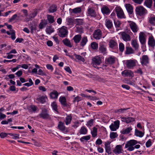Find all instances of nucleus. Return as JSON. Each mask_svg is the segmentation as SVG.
Listing matches in <instances>:
<instances>
[{
    "label": "nucleus",
    "mask_w": 155,
    "mask_h": 155,
    "mask_svg": "<svg viewBox=\"0 0 155 155\" xmlns=\"http://www.w3.org/2000/svg\"><path fill=\"white\" fill-rule=\"evenodd\" d=\"M138 143L137 141L136 140H130L127 142L125 145V148H128L127 150L129 151H132L133 150L134 148L138 149L140 147V145L138 144L135 145Z\"/></svg>",
    "instance_id": "nucleus-1"
},
{
    "label": "nucleus",
    "mask_w": 155,
    "mask_h": 155,
    "mask_svg": "<svg viewBox=\"0 0 155 155\" xmlns=\"http://www.w3.org/2000/svg\"><path fill=\"white\" fill-rule=\"evenodd\" d=\"M120 34L121 35V38L124 41L127 42L131 41V36L132 34V33L130 30L121 32Z\"/></svg>",
    "instance_id": "nucleus-2"
},
{
    "label": "nucleus",
    "mask_w": 155,
    "mask_h": 155,
    "mask_svg": "<svg viewBox=\"0 0 155 155\" xmlns=\"http://www.w3.org/2000/svg\"><path fill=\"white\" fill-rule=\"evenodd\" d=\"M135 12L136 15L140 16H143L147 12V10L143 6H141L137 7L136 8Z\"/></svg>",
    "instance_id": "nucleus-3"
},
{
    "label": "nucleus",
    "mask_w": 155,
    "mask_h": 155,
    "mask_svg": "<svg viewBox=\"0 0 155 155\" xmlns=\"http://www.w3.org/2000/svg\"><path fill=\"white\" fill-rule=\"evenodd\" d=\"M38 116L40 118L44 119L51 118L50 116L48 113L47 109L45 108L41 110V113L39 114Z\"/></svg>",
    "instance_id": "nucleus-4"
},
{
    "label": "nucleus",
    "mask_w": 155,
    "mask_h": 155,
    "mask_svg": "<svg viewBox=\"0 0 155 155\" xmlns=\"http://www.w3.org/2000/svg\"><path fill=\"white\" fill-rule=\"evenodd\" d=\"M101 60L98 56L94 57L92 59V64L93 66L96 68L98 65H99L101 63Z\"/></svg>",
    "instance_id": "nucleus-5"
},
{
    "label": "nucleus",
    "mask_w": 155,
    "mask_h": 155,
    "mask_svg": "<svg viewBox=\"0 0 155 155\" xmlns=\"http://www.w3.org/2000/svg\"><path fill=\"white\" fill-rule=\"evenodd\" d=\"M59 35L62 38L65 37L68 35L67 29L66 27H62L59 29Z\"/></svg>",
    "instance_id": "nucleus-6"
},
{
    "label": "nucleus",
    "mask_w": 155,
    "mask_h": 155,
    "mask_svg": "<svg viewBox=\"0 0 155 155\" xmlns=\"http://www.w3.org/2000/svg\"><path fill=\"white\" fill-rule=\"evenodd\" d=\"M115 10L118 18H125L124 12L120 7L117 6L116 7Z\"/></svg>",
    "instance_id": "nucleus-7"
},
{
    "label": "nucleus",
    "mask_w": 155,
    "mask_h": 155,
    "mask_svg": "<svg viewBox=\"0 0 155 155\" xmlns=\"http://www.w3.org/2000/svg\"><path fill=\"white\" fill-rule=\"evenodd\" d=\"M102 32L100 29L94 30L93 35L94 38L96 39L99 40L102 37Z\"/></svg>",
    "instance_id": "nucleus-8"
},
{
    "label": "nucleus",
    "mask_w": 155,
    "mask_h": 155,
    "mask_svg": "<svg viewBox=\"0 0 155 155\" xmlns=\"http://www.w3.org/2000/svg\"><path fill=\"white\" fill-rule=\"evenodd\" d=\"M136 64L135 60H127L126 62V65L127 68L131 69L134 67Z\"/></svg>",
    "instance_id": "nucleus-9"
},
{
    "label": "nucleus",
    "mask_w": 155,
    "mask_h": 155,
    "mask_svg": "<svg viewBox=\"0 0 155 155\" xmlns=\"http://www.w3.org/2000/svg\"><path fill=\"white\" fill-rule=\"evenodd\" d=\"M129 25L130 28L134 33H136L137 32L138 29L137 24L134 22L132 21H129Z\"/></svg>",
    "instance_id": "nucleus-10"
},
{
    "label": "nucleus",
    "mask_w": 155,
    "mask_h": 155,
    "mask_svg": "<svg viewBox=\"0 0 155 155\" xmlns=\"http://www.w3.org/2000/svg\"><path fill=\"white\" fill-rule=\"evenodd\" d=\"M122 75L124 77H133L134 76L133 72L130 70H125L121 72Z\"/></svg>",
    "instance_id": "nucleus-11"
},
{
    "label": "nucleus",
    "mask_w": 155,
    "mask_h": 155,
    "mask_svg": "<svg viewBox=\"0 0 155 155\" xmlns=\"http://www.w3.org/2000/svg\"><path fill=\"white\" fill-rule=\"evenodd\" d=\"M123 151L122 146L121 145H118L116 146L113 152L116 154H119L120 153H122Z\"/></svg>",
    "instance_id": "nucleus-12"
},
{
    "label": "nucleus",
    "mask_w": 155,
    "mask_h": 155,
    "mask_svg": "<svg viewBox=\"0 0 155 155\" xmlns=\"http://www.w3.org/2000/svg\"><path fill=\"white\" fill-rule=\"evenodd\" d=\"M48 23V21L46 20L42 19L38 25V28L40 29H42L45 27Z\"/></svg>",
    "instance_id": "nucleus-13"
},
{
    "label": "nucleus",
    "mask_w": 155,
    "mask_h": 155,
    "mask_svg": "<svg viewBox=\"0 0 155 155\" xmlns=\"http://www.w3.org/2000/svg\"><path fill=\"white\" fill-rule=\"evenodd\" d=\"M125 6L128 14L130 15L132 14L133 12V8L132 5L130 4H125Z\"/></svg>",
    "instance_id": "nucleus-14"
},
{
    "label": "nucleus",
    "mask_w": 155,
    "mask_h": 155,
    "mask_svg": "<svg viewBox=\"0 0 155 155\" xmlns=\"http://www.w3.org/2000/svg\"><path fill=\"white\" fill-rule=\"evenodd\" d=\"M139 39L141 44L143 45L146 43V39L143 32H140L139 34Z\"/></svg>",
    "instance_id": "nucleus-15"
},
{
    "label": "nucleus",
    "mask_w": 155,
    "mask_h": 155,
    "mask_svg": "<svg viewBox=\"0 0 155 155\" xmlns=\"http://www.w3.org/2000/svg\"><path fill=\"white\" fill-rule=\"evenodd\" d=\"M106 48L104 45L103 44H100L99 48V51L100 53L104 54L106 53Z\"/></svg>",
    "instance_id": "nucleus-16"
},
{
    "label": "nucleus",
    "mask_w": 155,
    "mask_h": 155,
    "mask_svg": "<svg viewBox=\"0 0 155 155\" xmlns=\"http://www.w3.org/2000/svg\"><path fill=\"white\" fill-rule=\"evenodd\" d=\"M142 65H146L149 63V58L147 55H143L142 57V59L141 61Z\"/></svg>",
    "instance_id": "nucleus-17"
},
{
    "label": "nucleus",
    "mask_w": 155,
    "mask_h": 155,
    "mask_svg": "<svg viewBox=\"0 0 155 155\" xmlns=\"http://www.w3.org/2000/svg\"><path fill=\"white\" fill-rule=\"evenodd\" d=\"M87 14L89 15L92 17H95L96 16L95 10L91 8H88V9Z\"/></svg>",
    "instance_id": "nucleus-18"
},
{
    "label": "nucleus",
    "mask_w": 155,
    "mask_h": 155,
    "mask_svg": "<svg viewBox=\"0 0 155 155\" xmlns=\"http://www.w3.org/2000/svg\"><path fill=\"white\" fill-rule=\"evenodd\" d=\"M115 61V59L114 58L112 57H110L106 59L105 60V63L107 64H110L114 63Z\"/></svg>",
    "instance_id": "nucleus-19"
},
{
    "label": "nucleus",
    "mask_w": 155,
    "mask_h": 155,
    "mask_svg": "<svg viewBox=\"0 0 155 155\" xmlns=\"http://www.w3.org/2000/svg\"><path fill=\"white\" fill-rule=\"evenodd\" d=\"M58 93L57 91L54 90L50 94V96L51 99H56L58 98Z\"/></svg>",
    "instance_id": "nucleus-20"
},
{
    "label": "nucleus",
    "mask_w": 155,
    "mask_h": 155,
    "mask_svg": "<svg viewBox=\"0 0 155 155\" xmlns=\"http://www.w3.org/2000/svg\"><path fill=\"white\" fill-rule=\"evenodd\" d=\"M134 50L130 47H126L125 54H126L129 55L134 54Z\"/></svg>",
    "instance_id": "nucleus-21"
},
{
    "label": "nucleus",
    "mask_w": 155,
    "mask_h": 155,
    "mask_svg": "<svg viewBox=\"0 0 155 155\" xmlns=\"http://www.w3.org/2000/svg\"><path fill=\"white\" fill-rule=\"evenodd\" d=\"M131 44L135 50H137L139 48V45L136 40H132L131 41Z\"/></svg>",
    "instance_id": "nucleus-22"
},
{
    "label": "nucleus",
    "mask_w": 155,
    "mask_h": 155,
    "mask_svg": "<svg viewBox=\"0 0 155 155\" xmlns=\"http://www.w3.org/2000/svg\"><path fill=\"white\" fill-rule=\"evenodd\" d=\"M47 100V97L46 96L39 97L36 98L37 100L42 104L45 102Z\"/></svg>",
    "instance_id": "nucleus-23"
},
{
    "label": "nucleus",
    "mask_w": 155,
    "mask_h": 155,
    "mask_svg": "<svg viewBox=\"0 0 155 155\" xmlns=\"http://www.w3.org/2000/svg\"><path fill=\"white\" fill-rule=\"evenodd\" d=\"M81 35L78 34L75 35L73 38L74 42L75 43H78L81 40Z\"/></svg>",
    "instance_id": "nucleus-24"
},
{
    "label": "nucleus",
    "mask_w": 155,
    "mask_h": 155,
    "mask_svg": "<svg viewBox=\"0 0 155 155\" xmlns=\"http://www.w3.org/2000/svg\"><path fill=\"white\" fill-rule=\"evenodd\" d=\"M62 42L66 46L71 48L72 47V45H71L70 41L68 39L66 38L62 40Z\"/></svg>",
    "instance_id": "nucleus-25"
},
{
    "label": "nucleus",
    "mask_w": 155,
    "mask_h": 155,
    "mask_svg": "<svg viewBox=\"0 0 155 155\" xmlns=\"http://www.w3.org/2000/svg\"><path fill=\"white\" fill-rule=\"evenodd\" d=\"M105 25L108 29H111L113 27V23L110 20L107 19L105 21Z\"/></svg>",
    "instance_id": "nucleus-26"
},
{
    "label": "nucleus",
    "mask_w": 155,
    "mask_h": 155,
    "mask_svg": "<svg viewBox=\"0 0 155 155\" xmlns=\"http://www.w3.org/2000/svg\"><path fill=\"white\" fill-rule=\"evenodd\" d=\"M148 45L152 47H154L155 45V41L154 38L150 37L149 38L148 42Z\"/></svg>",
    "instance_id": "nucleus-27"
},
{
    "label": "nucleus",
    "mask_w": 155,
    "mask_h": 155,
    "mask_svg": "<svg viewBox=\"0 0 155 155\" xmlns=\"http://www.w3.org/2000/svg\"><path fill=\"white\" fill-rule=\"evenodd\" d=\"M109 44L110 47L111 48H115L117 46V43L114 40H112L110 41Z\"/></svg>",
    "instance_id": "nucleus-28"
},
{
    "label": "nucleus",
    "mask_w": 155,
    "mask_h": 155,
    "mask_svg": "<svg viewBox=\"0 0 155 155\" xmlns=\"http://www.w3.org/2000/svg\"><path fill=\"white\" fill-rule=\"evenodd\" d=\"M130 109V108L119 109L115 110V112L119 113H126V111Z\"/></svg>",
    "instance_id": "nucleus-29"
},
{
    "label": "nucleus",
    "mask_w": 155,
    "mask_h": 155,
    "mask_svg": "<svg viewBox=\"0 0 155 155\" xmlns=\"http://www.w3.org/2000/svg\"><path fill=\"white\" fill-rule=\"evenodd\" d=\"M64 124V123L61 121L59 122L58 124L59 129L62 131H64L65 129Z\"/></svg>",
    "instance_id": "nucleus-30"
},
{
    "label": "nucleus",
    "mask_w": 155,
    "mask_h": 155,
    "mask_svg": "<svg viewBox=\"0 0 155 155\" xmlns=\"http://www.w3.org/2000/svg\"><path fill=\"white\" fill-rule=\"evenodd\" d=\"M60 102L64 106H67V104L66 103V99L64 97H61L59 99Z\"/></svg>",
    "instance_id": "nucleus-31"
},
{
    "label": "nucleus",
    "mask_w": 155,
    "mask_h": 155,
    "mask_svg": "<svg viewBox=\"0 0 155 155\" xmlns=\"http://www.w3.org/2000/svg\"><path fill=\"white\" fill-rule=\"evenodd\" d=\"M132 129L131 127H128L126 128H124L121 131V133L123 134H128L132 130Z\"/></svg>",
    "instance_id": "nucleus-32"
},
{
    "label": "nucleus",
    "mask_w": 155,
    "mask_h": 155,
    "mask_svg": "<svg viewBox=\"0 0 155 155\" xmlns=\"http://www.w3.org/2000/svg\"><path fill=\"white\" fill-rule=\"evenodd\" d=\"M37 25L34 23H31L29 26V28L31 30V33H33L34 31L36 30V28Z\"/></svg>",
    "instance_id": "nucleus-33"
},
{
    "label": "nucleus",
    "mask_w": 155,
    "mask_h": 155,
    "mask_svg": "<svg viewBox=\"0 0 155 155\" xmlns=\"http://www.w3.org/2000/svg\"><path fill=\"white\" fill-rule=\"evenodd\" d=\"M37 12L36 11H34L33 12L30 14L26 18L27 21H29L31 18H34L37 15Z\"/></svg>",
    "instance_id": "nucleus-34"
},
{
    "label": "nucleus",
    "mask_w": 155,
    "mask_h": 155,
    "mask_svg": "<svg viewBox=\"0 0 155 155\" xmlns=\"http://www.w3.org/2000/svg\"><path fill=\"white\" fill-rule=\"evenodd\" d=\"M101 11L103 14H108L110 12V10L107 6H104L101 8Z\"/></svg>",
    "instance_id": "nucleus-35"
},
{
    "label": "nucleus",
    "mask_w": 155,
    "mask_h": 155,
    "mask_svg": "<svg viewBox=\"0 0 155 155\" xmlns=\"http://www.w3.org/2000/svg\"><path fill=\"white\" fill-rule=\"evenodd\" d=\"M88 41L87 37H83L80 42V45L83 47L86 44Z\"/></svg>",
    "instance_id": "nucleus-36"
},
{
    "label": "nucleus",
    "mask_w": 155,
    "mask_h": 155,
    "mask_svg": "<svg viewBox=\"0 0 155 155\" xmlns=\"http://www.w3.org/2000/svg\"><path fill=\"white\" fill-rule=\"evenodd\" d=\"M135 134L137 136L141 137L143 136L144 133L137 129H136L135 130Z\"/></svg>",
    "instance_id": "nucleus-37"
},
{
    "label": "nucleus",
    "mask_w": 155,
    "mask_h": 155,
    "mask_svg": "<svg viewBox=\"0 0 155 155\" xmlns=\"http://www.w3.org/2000/svg\"><path fill=\"white\" fill-rule=\"evenodd\" d=\"M47 20L48 22L52 24L54 22V17L53 16L50 15H47Z\"/></svg>",
    "instance_id": "nucleus-38"
},
{
    "label": "nucleus",
    "mask_w": 155,
    "mask_h": 155,
    "mask_svg": "<svg viewBox=\"0 0 155 155\" xmlns=\"http://www.w3.org/2000/svg\"><path fill=\"white\" fill-rule=\"evenodd\" d=\"M51 106L53 110L55 111L58 114L59 112L58 111L57 108V105L55 102H53L51 104Z\"/></svg>",
    "instance_id": "nucleus-39"
},
{
    "label": "nucleus",
    "mask_w": 155,
    "mask_h": 155,
    "mask_svg": "<svg viewBox=\"0 0 155 155\" xmlns=\"http://www.w3.org/2000/svg\"><path fill=\"white\" fill-rule=\"evenodd\" d=\"M28 108L29 111L31 112L32 111L34 112H35L38 109L37 107L34 105L29 106Z\"/></svg>",
    "instance_id": "nucleus-40"
},
{
    "label": "nucleus",
    "mask_w": 155,
    "mask_h": 155,
    "mask_svg": "<svg viewBox=\"0 0 155 155\" xmlns=\"http://www.w3.org/2000/svg\"><path fill=\"white\" fill-rule=\"evenodd\" d=\"M72 119V117L70 115H68L66 117L65 122L66 125L70 124Z\"/></svg>",
    "instance_id": "nucleus-41"
},
{
    "label": "nucleus",
    "mask_w": 155,
    "mask_h": 155,
    "mask_svg": "<svg viewBox=\"0 0 155 155\" xmlns=\"http://www.w3.org/2000/svg\"><path fill=\"white\" fill-rule=\"evenodd\" d=\"M87 133V130L84 127H82L79 130V133L80 134H85Z\"/></svg>",
    "instance_id": "nucleus-42"
},
{
    "label": "nucleus",
    "mask_w": 155,
    "mask_h": 155,
    "mask_svg": "<svg viewBox=\"0 0 155 155\" xmlns=\"http://www.w3.org/2000/svg\"><path fill=\"white\" fill-rule=\"evenodd\" d=\"M54 31L53 28L51 26H48L46 29V32L49 34L52 33Z\"/></svg>",
    "instance_id": "nucleus-43"
},
{
    "label": "nucleus",
    "mask_w": 155,
    "mask_h": 155,
    "mask_svg": "<svg viewBox=\"0 0 155 155\" xmlns=\"http://www.w3.org/2000/svg\"><path fill=\"white\" fill-rule=\"evenodd\" d=\"M56 11V6L54 5L51 6L48 9L49 13H53Z\"/></svg>",
    "instance_id": "nucleus-44"
},
{
    "label": "nucleus",
    "mask_w": 155,
    "mask_h": 155,
    "mask_svg": "<svg viewBox=\"0 0 155 155\" xmlns=\"http://www.w3.org/2000/svg\"><path fill=\"white\" fill-rule=\"evenodd\" d=\"M153 3L152 1H145L144 5L149 8H150Z\"/></svg>",
    "instance_id": "nucleus-45"
},
{
    "label": "nucleus",
    "mask_w": 155,
    "mask_h": 155,
    "mask_svg": "<svg viewBox=\"0 0 155 155\" xmlns=\"http://www.w3.org/2000/svg\"><path fill=\"white\" fill-rule=\"evenodd\" d=\"M150 23L153 25H155V16L150 17L149 20Z\"/></svg>",
    "instance_id": "nucleus-46"
},
{
    "label": "nucleus",
    "mask_w": 155,
    "mask_h": 155,
    "mask_svg": "<svg viewBox=\"0 0 155 155\" xmlns=\"http://www.w3.org/2000/svg\"><path fill=\"white\" fill-rule=\"evenodd\" d=\"M97 128H96L95 127H94L93 128V130L91 132V134L93 137H94L97 136Z\"/></svg>",
    "instance_id": "nucleus-47"
},
{
    "label": "nucleus",
    "mask_w": 155,
    "mask_h": 155,
    "mask_svg": "<svg viewBox=\"0 0 155 155\" xmlns=\"http://www.w3.org/2000/svg\"><path fill=\"white\" fill-rule=\"evenodd\" d=\"M90 138V135L84 136L81 138L80 139V140L81 142H83L84 141V140L87 141L89 140Z\"/></svg>",
    "instance_id": "nucleus-48"
},
{
    "label": "nucleus",
    "mask_w": 155,
    "mask_h": 155,
    "mask_svg": "<svg viewBox=\"0 0 155 155\" xmlns=\"http://www.w3.org/2000/svg\"><path fill=\"white\" fill-rule=\"evenodd\" d=\"M75 31L77 33H81L83 32V30L82 27L80 26H76V29Z\"/></svg>",
    "instance_id": "nucleus-49"
},
{
    "label": "nucleus",
    "mask_w": 155,
    "mask_h": 155,
    "mask_svg": "<svg viewBox=\"0 0 155 155\" xmlns=\"http://www.w3.org/2000/svg\"><path fill=\"white\" fill-rule=\"evenodd\" d=\"M8 134L12 137V138L14 139H18L19 138V134H12V133H8Z\"/></svg>",
    "instance_id": "nucleus-50"
},
{
    "label": "nucleus",
    "mask_w": 155,
    "mask_h": 155,
    "mask_svg": "<svg viewBox=\"0 0 155 155\" xmlns=\"http://www.w3.org/2000/svg\"><path fill=\"white\" fill-rule=\"evenodd\" d=\"M91 46L93 49H96L98 48V45L95 42H93L91 44Z\"/></svg>",
    "instance_id": "nucleus-51"
},
{
    "label": "nucleus",
    "mask_w": 155,
    "mask_h": 155,
    "mask_svg": "<svg viewBox=\"0 0 155 155\" xmlns=\"http://www.w3.org/2000/svg\"><path fill=\"white\" fill-rule=\"evenodd\" d=\"M126 123H129L130 122L134 121L135 120V119L134 118L130 117H126Z\"/></svg>",
    "instance_id": "nucleus-52"
},
{
    "label": "nucleus",
    "mask_w": 155,
    "mask_h": 155,
    "mask_svg": "<svg viewBox=\"0 0 155 155\" xmlns=\"http://www.w3.org/2000/svg\"><path fill=\"white\" fill-rule=\"evenodd\" d=\"M119 50L120 51L122 52L124 49V46L122 43H120L119 44Z\"/></svg>",
    "instance_id": "nucleus-53"
},
{
    "label": "nucleus",
    "mask_w": 155,
    "mask_h": 155,
    "mask_svg": "<svg viewBox=\"0 0 155 155\" xmlns=\"http://www.w3.org/2000/svg\"><path fill=\"white\" fill-rule=\"evenodd\" d=\"M74 55L75 56L76 58L78 60L82 62H84L85 61L84 58L80 55H77L76 54H75Z\"/></svg>",
    "instance_id": "nucleus-54"
},
{
    "label": "nucleus",
    "mask_w": 155,
    "mask_h": 155,
    "mask_svg": "<svg viewBox=\"0 0 155 155\" xmlns=\"http://www.w3.org/2000/svg\"><path fill=\"white\" fill-rule=\"evenodd\" d=\"M72 12L74 13H79L81 12V9L80 7L76 8L73 9Z\"/></svg>",
    "instance_id": "nucleus-55"
},
{
    "label": "nucleus",
    "mask_w": 155,
    "mask_h": 155,
    "mask_svg": "<svg viewBox=\"0 0 155 155\" xmlns=\"http://www.w3.org/2000/svg\"><path fill=\"white\" fill-rule=\"evenodd\" d=\"M10 31L11 32V38L12 40H14L15 39V31L11 29L10 30Z\"/></svg>",
    "instance_id": "nucleus-56"
},
{
    "label": "nucleus",
    "mask_w": 155,
    "mask_h": 155,
    "mask_svg": "<svg viewBox=\"0 0 155 155\" xmlns=\"http://www.w3.org/2000/svg\"><path fill=\"white\" fill-rule=\"evenodd\" d=\"M76 22L77 23V25H82L83 23V20L79 19H76Z\"/></svg>",
    "instance_id": "nucleus-57"
},
{
    "label": "nucleus",
    "mask_w": 155,
    "mask_h": 155,
    "mask_svg": "<svg viewBox=\"0 0 155 155\" xmlns=\"http://www.w3.org/2000/svg\"><path fill=\"white\" fill-rule=\"evenodd\" d=\"M117 135L116 133L111 132L110 134V137L111 139H114L117 137Z\"/></svg>",
    "instance_id": "nucleus-58"
},
{
    "label": "nucleus",
    "mask_w": 155,
    "mask_h": 155,
    "mask_svg": "<svg viewBox=\"0 0 155 155\" xmlns=\"http://www.w3.org/2000/svg\"><path fill=\"white\" fill-rule=\"evenodd\" d=\"M120 124V121L119 120H117L114 121V124H113V125H114V126L116 128L117 127V128H118L119 127Z\"/></svg>",
    "instance_id": "nucleus-59"
},
{
    "label": "nucleus",
    "mask_w": 155,
    "mask_h": 155,
    "mask_svg": "<svg viewBox=\"0 0 155 155\" xmlns=\"http://www.w3.org/2000/svg\"><path fill=\"white\" fill-rule=\"evenodd\" d=\"M105 147L106 152L108 154H111V152L110 146H107Z\"/></svg>",
    "instance_id": "nucleus-60"
},
{
    "label": "nucleus",
    "mask_w": 155,
    "mask_h": 155,
    "mask_svg": "<svg viewBox=\"0 0 155 155\" xmlns=\"http://www.w3.org/2000/svg\"><path fill=\"white\" fill-rule=\"evenodd\" d=\"M152 144V143L150 139H149L146 143V146L147 147H150Z\"/></svg>",
    "instance_id": "nucleus-61"
},
{
    "label": "nucleus",
    "mask_w": 155,
    "mask_h": 155,
    "mask_svg": "<svg viewBox=\"0 0 155 155\" xmlns=\"http://www.w3.org/2000/svg\"><path fill=\"white\" fill-rule=\"evenodd\" d=\"M93 121L94 120L93 119H91L90 120H89L87 123V124H86L89 127H91V126L93 124Z\"/></svg>",
    "instance_id": "nucleus-62"
},
{
    "label": "nucleus",
    "mask_w": 155,
    "mask_h": 155,
    "mask_svg": "<svg viewBox=\"0 0 155 155\" xmlns=\"http://www.w3.org/2000/svg\"><path fill=\"white\" fill-rule=\"evenodd\" d=\"M110 130L112 131H116L117 129H118V128H117V127L114 126V125H113V124H112L110 126Z\"/></svg>",
    "instance_id": "nucleus-63"
},
{
    "label": "nucleus",
    "mask_w": 155,
    "mask_h": 155,
    "mask_svg": "<svg viewBox=\"0 0 155 155\" xmlns=\"http://www.w3.org/2000/svg\"><path fill=\"white\" fill-rule=\"evenodd\" d=\"M114 23L116 28L119 27L121 24L120 21L118 20L114 21Z\"/></svg>",
    "instance_id": "nucleus-64"
}]
</instances>
